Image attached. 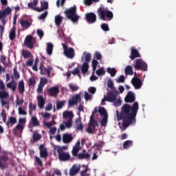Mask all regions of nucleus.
Listing matches in <instances>:
<instances>
[{
  "mask_svg": "<svg viewBox=\"0 0 176 176\" xmlns=\"http://www.w3.org/2000/svg\"><path fill=\"white\" fill-rule=\"evenodd\" d=\"M140 109L138 102H135L132 107L129 104H124L121 108L120 113L116 111L117 120H123L122 126L123 130H126L130 124L135 123V118Z\"/></svg>",
  "mask_w": 176,
  "mask_h": 176,
  "instance_id": "nucleus-1",
  "label": "nucleus"
},
{
  "mask_svg": "<svg viewBox=\"0 0 176 176\" xmlns=\"http://www.w3.org/2000/svg\"><path fill=\"white\" fill-rule=\"evenodd\" d=\"M98 16L102 21H111L113 19V12L108 10H104L102 8L98 9Z\"/></svg>",
  "mask_w": 176,
  "mask_h": 176,
  "instance_id": "nucleus-2",
  "label": "nucleus"
},
{
  "mask_svg": "<svg viewBox=\"0 0 176 176\" xmlns=\"http://www.w3.org/2000/svg\"><path fill=\"white\" fill-rule=\"evenodd\" d=\"M65 14H66V17L73 23H76V21L79 20V16L76 14V6H74L73 7L66 10L65 11Z\"/></svg>",
  "mask_w": 176,
  "mask_h": 176,
  "instance_id": "nucleus-3",
  "label": "nucleus"
},
{
  "mask_svg": "<svg viewBox=\"0 0 176 176\" xmlns=\"http://www.w3.org/2000/svg\"><path fill=\"white\" fill-rule=\"evenodd\" d=\"M14 73L12 78V81L10 82L7 83L6 86L8 89H11L12 91H16V89H17V84L14 82V79H20V74L17 72V67H14L13 69Z\"/></svg>",
  "mask_w": 176,
  "mask_h": 176,
  "instance_id": "nucleus-4",
  "label": "nucleus"
},
{
  "mask_svg": "<svg viewBox=\"0 0 176 176\" xmlns=\"http://www.w3.org/2000/svg\"><path fill=\"white\" fill-rule=\"evenodd\" d=\"M96 127H98V122L94 119V113L90 116L89 126L87 129V131L89 134H94V130H96Z\"/></svg>",
  "mask_w": 176,
  "mask_h": 176,
  "instance_id": "nucleus-5",
  "label": "nucleus"
},
{
  "mask_svg": "<svg viewBox=\"0 0 176 176\" xmlns=\"http://www.w3.org/2000/svg\"><path fill=\"white\" fill-rule=\"evenodd\" d=\"M134 67L139 71H148V64L141 58H138L135 60Z\"/></svg>",
  "mask_w": 176,
  "mask_h": 176,
  "instance_id": "nucleus-6",
  "label": "nucleus"
},
{
  "mask_svg": "<svg viewBox=\"0 0 176 176\" xmlns=\"http://www.w3.org/2000/svg\"><path fill=\"white\" fill-rule=\"evenodd\" d=\"M8 153L6 151H3V155L0 157V168H1V170H5V168H7L8 166Z\"/></svg>",
  "mask_w": 176,
  "mask_h": 176,
  "instance_id": "nucleus-7",
  "label": "nucleus"
},
{
  "mask_svg": "<svg viewBox=\"0 0 176 176\" xmlns=\"http://www.w3.org/2000/svg\"><path fill=\"white\" fill-rule=\"evenodd\" d=\"M99 113L103 116L102 121L100 122V126L106 127L107 124L108 123V114H107V110L104 107H100L98 109Z\"/></svg>",
  "mask_w": 176,
  "mask_h": 176,
  "instance_id": "nucleus-8",
  "label": "nucleus"
},
{
  "mask_svg": "<svg viewBox=\"0 0 176 176\" xmlns=\"http://www.w3.org/2000/svg\"><path fill=\"white\" fill-rule=\"evenodd\" d=\"M62 46L63 48V53L64 55L67 57V58H74L75 57V50H74V48L69 47L67 46V45L62 43Z\"/></svg>",
  "mask_w": 176,
  "mask_h": 176,
  "instance_id": "nucleus-9",
  "label": "nucleus"
},
{
  "mask_svg": "<svg viewBox=\"0 0 176 176\" xmlns=\"http://www.w3.org/2000/svg\"><path fill=\"white\" fill-rule=\"evenodd\" d=\"M12 13V9L10 8L7 7L4 10L0 11V20H1V23L3 25L6 24V16H9Z\"/></svg>",
  "mask_w": 176,
  "mask_h": 176,
  "instance_id": "nucleus-10",
  "label": "nucleus"
},
{
  "mask_svg": "<svg viewBox=\"0 0 176 176\" xmlns=\"http://www.w3.org/2000/svg\"><path fill=\"white\" fill-rule=\"evenodd\" d=\"M118 96H119V91L116 89L108 92L107 96V101H109V102H113V101H116Z\"/></svg>",
  "mask_w": 176,
  "mask_h": 176,
  "instance_id": "nucleus-11",
  "label": "nucleus"
},
{
  "mask_svg": "<svg viewBox=\"0 0 176 176\" xmlns=\"http://www.w3.org/2000/svg\"><path fill=\"white\" fill-rule=\"evenodd\" d=\"M82 98H80V94H76L69 100V107H74V105H78V102H80Z\"/></svg>",
  "mask_w": 176,
  "mask_h": 176,
  "instance_id": "nucleus-12",
  "label": "nucleus"
},
{
  "mask_svg": "<svg viewBox=\"0 0 176 176\" xmlns=\"http://www.w3.org/2000/svg\"><path fill=\"white\" fill-rule=\"evenodd\" d=\"M85 19L89 24H94L97 21V15L94 12H88L85 14Z\"/></svg>",
  "mask_w": 176,
  "mask_h": 176,
  "instance_id": "nucleus-13",
  "label": "nucleus"
},
{
  "mask_svg": "<svg viewBox=\"0 0 176 176\" xmlns=\"http://www.w3.org/2000/svg\"><path fill=\"white\" fill-rule=\"evenodd\" d=\"M9 97V92H6V91H0V98H1V107H5L6 105H8V102L5 101L4 98H8Z\"/></svg>",
  "mask_w": 176,
  "mask_h": 176,
  "instance_id": "nucleus-14",
  "label": "nucleus"
},
{
  "mask_svg": "<svg viewBox=\"0 0 176 176\" xmlns=\"http://www.w3.org/2000/svg\"><path fill=\"white\" fill-rule=\"evenodd\" d=\"M131 83L136 90L142 87V81L138 77H133Z\"/></svg>",
  "mask_w": 176,
  "mask_h": 176,
  "instance_id": "nucleus-15",
  "label": "nucleus"
},
{
  "mask_svg": "<svg viewBox=\"0 0 176 176\" xmlns=\"http://www.w3.org/2000/svg\"><path fill=\"white\" fill-rule=\"evenodd\" d=\"M58 159L60 162H67V160H69L71 159V155H69V153L63 152L60 150L59 152H58Z\"/></svg>",
  "mask_w": 176,
  "mask_h": 176,
  "instance_id": "nucleus-16",
  "label": "nucleus"
},
{
  "mask_svg": "<svg viewBox=\"0 0 176 176\" xmlns=\"http://www.w3.org/2000/svg\"><path fill=\"white\" fill-rule=\"evenodd\" d=\"M24 44L29 49L34 47V38L31 35H28L24 41Z\"/></svg>",
  "mask_w": 176,
  "mask_h": 176,
  "instance_id": "nucleus-17",
  "label": "nucleus"
},
{
  "mask_svg": "<svg viewBox=\"0 0 176 176\" xmlns=\"http://www.w3.org/2000/svg\"><path fill=\"white\" fill-rule=\"evenodd\" d=\"M53 71V67H48L47 68L45 67L43 65L40 66V72L41 75H47V76H50V72Z\"/></svg>",
  "mask_w": 176,
  "mask_h": 176,
  "instance_id": "nucleus-18",
  "label": "nucleus"
},
{
  "mask_svg": "<svg viewBox=\"0 0 176 176\" xmlns=\"http://www.w3.org/2000/svg\"><path fill=\"white\" fill-rule=\"evenodd\" d=\"M125 102L130 103L134 102L135 101V95H134V93L131 91H129L126 96L124 98Z\"/></svg>",
  "mask_w": 176,
  "mask_h": 176,
  "instance_id": "nucleus-19",
  "label": "nucleus"
},
{
  "mask_svg": "<svg viewBox=\"0 0 176 176\" xmlns=\"http://www.w3.org/2000/svg\"><path fill=\"white\" fill-rule=\"evenodd\" d=\"M39 126L40 124L38 118L35 116H32L29 124L30 129H32V127H39Z\"/></svg>",
  "mask_w": 176,
  "mask_h": 176,
  "instance_id": "nucleus-20",
  "label": "nucleus"
},
{
  "mask_svg": "<svg viewBox=\"0 0 176 176\" xmlns=\"http://www.w3.org/2000/svg\"><path fill=\"white\" fill-rule=\"evenodd\" d=\"M138 57H141V54L138 52V50L135 48H131V55L129 56V58L131 60H135V58H138Z\"/></svg>",
  "mask_w": 176,
  "mask_h": 176,
  "instance_id": "nucleus-21",
  "label": "nucleus"
},
{
  "mask_svg": "<svg viewBox=\"0 0 176 176\" xmlns=\"http://www.w3.org/2000/svg\"><path fill=\"white\" fill-rule=\"evenodd\" d=\"M39 149H40V156L41 158H45L47 157V148L45 147V145L41 144L39 146Z\"/></svg>",
  "mask_w": 176,
  "mask_h": 176,
  "instance_id": "nucleus-22",
  "label": "nucleus"
},
{
  "mask_svg": "<svg viewBox=\"0 0 176 176\" xmlns=\"http://www.w3.org/2000/svg\"><path fill=\"white\" fill-rule=\"evenodd\" d=\"M74 138L72 137V134L69 133H64L63 135V144H69V142H72Z\"/></svg>",
  "mask_w": 176,
  "mask_h": 176,
  "instance_id": "nucleus-23",
  "label": "nucleus"
},
{
  "mask_svg": "<svg viewBox=\"0 0 176 176\" xmlns=\"http://www.w3.org/2000/svg\"><path fill=\"white\" fill-rule=\"evenodd\" d=\"M59 89L56 87H52L48 89V94L51 97H57V94H58Z\"/></svg>",
  "mask_w": 176,
  "mask_h": 176,
  "instance_id": "nucleus-24",
  "label": "nucleus"
},
{
  "mask_svg": "<svg viewBox=\"0 0 176 176\" xmlns=\"http://www.w3.org/2000/svg\"><path fill=\"white\" fill-rule=\"evenodd\" d=\"M80 170V167L78 166V165H73L69 170V175L74 176L76 175Z\"/></svg>",
  "mask_w": 176,
  "mask_h": 176,
  "instance_id": "nucleus-25",
  "label": "nucleus"
},
{
  "mask_svg": "<svg viewBox=\"0 0 176 176\" xmlns=\"http://www.w3.org/2000/svg\"><path fill=\"white\" fill-rule=\"evenodd\" d=\"M20 24L23 28H25V30H28V28H30L31 25H32V23L31 21L21 19L20 21Z\"/></svg>",
  "mask_w": 176,
  "mask_h": 176,
  "instance_id": "nucleus-26",
  "label": "nucleus"
},
{
  "mask_svg": "<svg viewBox=\"0 0 176 176\" xmlns=\"http://www.w3.org/2000/svg\"><path fill=\"white\" fill-rule=\"evenodd\" d=\"M37 100H38V108H40L41 109H43L45 107V98H43V96H38Z\"/></svg>",
  "mask_w": 176,
  "mask_h": 176,
  "instance_id": "nucleus-27",
  "label": "nucleus"
},
{
  "mask_svg": "<svg viewBox=\"0 0 176 176\" xmlns=\"http://www.w3.org/2000/svg\"><path fill=\"white\" fill-rule=\"evenodd\" d=\"M41 8H38L37 12H41L49 9V3L47 1H41Z\"/></svg>",
  "mask_w": 176,
  "mask_h": 176,
  "instance_id": "nucleus-28",
  "label": "nucleus"
},
{
  "mask_svg": "<svg viewBox=\"0 0 176 176\" xmlns=\"http://www.w3.org/2000/svg\"><path fill=\"white\" fill-rule=\"evenodd\" d=\"M36 5H38V0H34L32 2L28 3V7L29 9H32V10L38 12V8H36Z\"/></svg>",
  "mask_w": 176,
  "mask_h": 176,
  "instance_id": "nucleus-29",
  "label": "nucleus"
},
{
  "mask_svg": "<svg viewBox=\"0 0 176 176\" xmlns=\"http://www.w3.org/2000/svg\"><path fill=\"white\" fill-rule=\"evenodd\" d=\"M23 130H24V125L17 124L16 126L13 129V133L14 134L16 135L19 131H20V133H23Z\"/></svg>",
  "mask_w": 176,
  "mask_h": 176,
  "instance_id": "nucleus-30",
  "label": "nucleus"
},
{
  "mask_svg": "<svg viewBox=\"0 0 176 176\" xmlns=\"http://www.w3.org/2000/svg\"><path fill=\"white\" fill-rule=\"evenodd\" d=\"M80 69L82 75L85 76V75H86V74L89 72V63H82Z\"/></svg>",
  "mask_w": 176,
  "mask_h": 176,
  "instance_id": "nucleus-31",
  "label": "nucleus"
},
{
  "mask_svg": "<svg viewBox=\"0 0 176 176\" xmlns=\"http://www.w3.org/2000/svg\"><path fill=\"white\" fill-rule=\"evenodd\" d=\"M76 126L77 130H79L80 131H83V124L82 123V120H80V118L76 120Z\"/></svg>",
  "mask_w": 176,
  "mask_h": 176,
  "instance_id": "nucleus-32",
  "label": "nucleus"
},
{
  "mask_svg": "<svg viewBox=\"0 0 176 176\" xmlns=\"http://www.w3.org/2000/svg\"><path fill=\"white\" fill-rule=\"evenodd\" d=\"M18 89L20 94H24V91H25V88L24 87V81L21 80L18 84Z\"/></svg>",
  "mask_w": 176,
  "mask_h": 176,
  "instance_id": "nucleus-33",
  "label": "nucleus"
},
{
  "mask_svg": "<svg viewBox=\"0 0 176 176\" xmlns=\"http://www.w3.org/2000/svg\"><path fill=\"white\" fill-rule=\"evenodd\" d=\"M107 72L111 75L112 78H113L114 76H116V74H118V71H116V69L115 67H113V68L108 67Z\"/></svg>",
  "mask_w": 176,
  "mask_h": 176,
  "instance_id": "nucleus-34",
  "label": "nucleus"
},
{
  "mask_svg": "<svg viewBox=\"0 0 176 176\" xmlns=\"http://www.w3.org/2000/svg\"><path fill=\"white\" fill-rule=\"evenodd\" d=\"M77 157L78 159H80L81 160H83V159H89L90 155L88 153H80L78 154Z\"/></svg>",
  "mask_w": 176,
  "mask_h": 176,
  "instance_id": "nucleus-35",
  "label": "nucleus"
},
{
  "mask_svg": "<svg viewBox=\"0 0 176 176\" xmlns=\"http://www.w3.org/2000/svg\"><path fill=\"white\" fill-rule=\"evenodd\" d=\"M9 38L10 41H13L16 38V28L13 27L9 34Z\"/></svg>",
  "mask_w": 176,
  "mask_h": 176,
  "instance_id": "nucleus-36",
  "label": "nucleus"
},
{
  "mask_svg": "<svg viewBox=\"0 0 176 176\" xmlns=\"http://www.w3.org/2000/svg\"><path fill=\"white\" fill-rule=\"evenodd\" d=\"M124 72L126 75H133L134 72H133V67L128 65L124 69Z\"/></svg>",
  "mask_w": 176,
  "mask_h": 176,
  "instance_id": "nucleus-37",
  "label": "nucleus"
},
{
  "mask_svg": "<svg viewBox=\"0 0 176 176\" xmlns=\"http://www.w3.org/2000/svg\"><path fill=\"white\" fill-rule=\"evenodd\" d=\"M63 116L64 119H67V118H69V119H72V118H74V113L72 111H66L63 112Z\"/></svg>",
  "mask_w": 176,
  "mask_h": 176,
  "instance_id": "nucleus-38",
  "label": "nucleus"
},
{
  "mask_svg": "<svg viewBox=\"0 0 176 176\" xmlns=\"http://www.w3.org/2000/svg\"><path fill=\"white\" fill-rule=\"evenodd\" d=\"M61 23H63V17L60 15H56L55 16V24L58 27H60Z\"/></svg>",
  "mask_w": 176,
  "mask_h": 176,
  "instance_id": "nucleus-39",
  "label": "nucleus"
},
{
  "mask_svg": "<svg viewBox=\"0 0 176 176\" xmlns=\"http://www.w3.org/2000/svg\"><path fill=\"white\" fill-rule=\"evenodd\" d=\"M47 53L49 56H52V53H53V44L52 43L47 44Z\"/></svg>",
  "mask_w": 176,
  "mask_h": 176,
  "instance_id": "nucleus-40",
  "label": "nucleus"
},
{
  "mask_svg": "<svg viewBox=\"0 0 176 176\" xmlns=\"http://www.w3.org/2000/svg\"><path fill=\"white\" fill-rule=\"evenodd\" d=\"M17 123V119L14 117H10L6 122V125L9 126V124H16Z\"/></svg>",
  "mask_w": 176,
  "mask_h": 176,
  "instance_id": "nucleus-41",
  "label": "nucleus"
},
{
  "mask_svg": "<svg viewBox=\"0 0 176 176\" xmlns=\"http://www.w3.org/2000/svg\"><path fill=\"white\" fill-rule=\"evenodd\" d=\"M130 146H133V141L132 140H126L123 144L124 149H129Z\"/></svg>",
  "mask_w": 176,
  "mask_h": 176,
  "instance_id": "nucleus-42",
  "label": "nucleus"
},
{
  "mask_svg": "<svg viewBox=\"0 0 176 176\" xmlns=\"http://www.w3.org/2000/svg\"><path fill=\"white\" fill-rule=\"evenodd\" d=\"M36 105L30 103L29 104V114L32 115V111H36Z\"/></svg>",
  "mask_w": 176,
  "mask_h": 176,
  "instance_id": "nucleus-43",
  "label": "nucleus"
},
{
  "mask_svg": "<svg viewBox=\"0 0 176 176\" xmlns=\"http://www.w3.org/2000/svg\"><path fill=\"white\" fill-rule=\"evenodd\" d=\"M93 2H100V0H84L85 5H87V6H90V5H93Z\"/></svg>",
  "mask_w": 176,
  "mask_h": 176,
  "instance_id": "nucleus-44",
  "label": "nucleus"
},
{
  "mask_svg": "<svg viewBox=\"0 0 176 176\" xmlns=\"http://www.w3.org/2000/svg\"><path fill=\"white\" fill-rule=\"evenodd\" d=\"M79 151H80V148H78L76 147H73V149L72 151V154L74 157H76V156L78 157V153L79 152Z\"/></svg>",
  "mask_w": 176,
  "mask_h": 176,
  "instance_id": "nucleus-45",
  "label": "nucleus"
},
{
  "mask_svg": "<svg viewBox=\"0 0 176 176\" xmlns=\"http://www.w3.org/2000/svg\"><path fill=\"white\" fill-rule=\"evenodd\" d=\"M85 61L84 63H87V64H89V63L91 61V55L89 53L85 54Z\"/></svg>",
  "mask_w": 176,
  "mask_h": 176,
  "instance_id": "nucleus-46",
  "label": "nucleus"
},
{
  "mask_svg": "<svg viewBox=\"0 0 176 176\" xmlns=\"http://www.w3.org/2000/svg\"><path fill=\"white\" fill-rule=\"evenodd\" d=\"M89 171V168L87 166L85 167V168L80 171V175L81 176H90L89 173H87Z\"/></svg>",
  "mask_w": 176,
  "mask_h": 176,
  "instance_id": "nucleus-47",
  "label": "nucleus"
},
{
  "mask_svg": "<svg viewBox=\"0 0 176 176\" xmlns=\"http://www.w3.org/2000/svg\"><path fill=\"white\" fill-rule=\"evenodd\" d=\"M36 80H35V78H30L28 80V86L31 87V86H34V85H36Z\"/></svg>",
  "mask_w": 176,
  "mask_h": 176,
  "instance_id": "nucleus-48",
  "label": "nucleus"
},
{
  "mask_svg": "<svg viewBox=\"0 0 176 176\" xmlns=\"http://www.w3.org/2000/svg\"><path fill=\"white\" fill-rule=\"evenodd\" d=\"M66 129H71L72 127V118H69L68 120L65 123Z\"/></svg>",
  "mask_w": 176,
  "mask_h": 176,
  "instance_id": "nucleus-49",
  "label": "nucleus"
},
{
  "mask_svg": "<svg viewBox=\"0 0 176 176\" xmlns=\"http://www.w3.org/2000/svg\"><path fill=\"white\" fill-rule=\"evenodd\" d=\"M32 138H33V141H34V142H36V141H39V140L42 138V136H41L39 133H34Z\"/></svg>",
  "mask_w": 176,
  "mask_h": 176,
  "instance_id": "nucleus-50",
  "label": "nucleus"
},
{
  "mask_svg": "<svg viewBox=\"0 0 176 176\" xmlns=\"http://www.w3.org/2000/svg\"><path fill=\"white\" fill-rule=\"evenodd\" d=\"M107 87L111 89V91L115 90V87L113 86V81L112 80L109 79L107 82Z\"/></svg>",
  "mask_w": 176,
  "mask_h": 176,
  "instance_id": "nucleus-51",
  "label": "nucleus"
},
{
  "mask_svg": "<svg viewBox=\"0 0 176 176\" xmlns=\"http://www.w3.org/2000/svg\"><path fill=\"white\" fill-rule=\"evenodd\" d=\"M64 105H65V101L61 100L60 102H57V103H56V109H61V108H63V107Z\"/></svg>",
  "mask_w": 176,
  "mask_h": 176,
  "instance_id": "nucleus-52",
  "label": "nucleus"
},
{
  "mask_svg": "<svg viewBox=\"0 0 176 176\" xmlns=\"http://www.w3.org/2000/svg\"><path fill=\"white\" fill-rule=\"evenodd\" d=\"M69 87L72 91H78L79 90V87L74 84H69Z\"/></svg>",
  "mask_w": 176,
  "mask_h": 176,
  "instance_id": "nucleus-53",
  "label": "nucleus"
},
{
  "mask_svg": "<svg viewBox=\"0 0 176 176\" xmlns=\"http://www.w3.org/2000/svg\"><path fill=\"white\" fill-rule=\"evenodd\" d=\"M96 75L101 76V75H105V70L104 68H100L96 71Z\"/></svg>",
  "mask_w": 176,
  "mask_h": 176,
  "instance_id": "nucleus-54",
  "label": "nucleus"
},
{
  "mask_svg": "<svg viewBox=\"0 0 176 176\" xmlns=\"http://www.w3.org/2000/svg\"><path fill=\"white\" fill-rule=\"evenodd\" d=\"M22 56L25 58H28L31 56V52L30 51H23Z\"/></svg>",
  "mask_w": 176,
  "mask_h": 176,
  "instance_id": "nucleus-55",
  "label": "nucleus"
},
{
  "mask_svg": "<svg viewBox=\"0 0 176 176\" xmlns=\"http://www.w3.org/2000/svg\"><path fill=\"white\" fill-rule=\"evenodd\" d=\"M34 159L38 166H40V167H42V166H43V163L42 162V160H41V158L38 157V156H35Z\"/></svg>",
  "mask_w": 176,
  "mask_h": 176,
  "instance_id": "nucleus-56",
  "label": "nucleus"
},
{
  "mask_svg": "<svg viewBox=\"0 0 176 176\" xmlns=\"http://www.w3.org/2000/svg\"><path fill=\"white\" fill-rule=\"evenodd\" d=\"M47 11H45L43 13H42L39 16H38V20H44L47 17Z\"/></svg>",
  "mask_w": 176,
  "mask_h": 176,
  "instance_id": "nucleus-57",
  "label": "nucleus"
},
{
  "mask_svg": "<svg viewBox=\"0 0 176 176\" xmlns=\"http://www.w3.org/2000/svg\"><path fill=\"white\" fill-rule=\"evenodd\" d=\"M102 30L105 32L109 31V26L107 23H102L100 25Z\"/></svg>",
  "mask_w": 176,
  "mask_h": 176,
  "instance_id": "nucleus-58",
  "label": "nucleus"
},
{
  "mask_svg": "<svg viewBox=\"0 0 176 176\" xmlns=\"http://www.w3.org/2000/svg\"><path fill=\"white\" fill-rule=\"evenodd\" d=\"M97 65H98V61L94 59L92 60V69L94 72L96 71V69H97Z\"/></svg>",
  "mask_w": 176,
  "mask_h": 176,
  "instance_id": "nucleus-59",
  "label": "nucleus"
},
{
  "mask_svg": "<svg viewBox=\"0 0 176 176\" xmlns=\"http://www.w3.org/2000/svg\"><path fill=\"white\" fill-rule=\"evenodd\" d=\"M1 116L2 117L3 122L6 123V111H5V110H2Z\"/></svg>",
  "mask_w": 176,
  "mask_h": 176,
  "instance_id": "nucleus-60",
  "label": "nucleus"
},
{
  "mask_svg": "<svg viewBox=\"0 0 176 176\" xmlns=\"http://www.w3.org/2000/svg\"><path fill=\"white\" fill-rule=\"evenodd\" d=\"M46 83H47V79L45 77L41 78L40 80L39 85H41L42 86H45V85H46Z\"/></svg>",
  "mask_w": 176,
  "mask_h": 176,
  "instance_id": "nucleus-61",
  "label": "nucleus"
},
{
  "mask_svg": "<svg viewBox=\"0 0 176 176\" xmlns=\"http://www.w3.org/2000/svg\"><path fill=\"white\" fill-rule=\"evenodd\" d=\"M80 73V70L79 69V67H76L73 71L71 72V74H72V75H79V74Z\"/></svg>",
  "mask_w": 176,
  "mask_h": 176,
  "instance_id": "nucleus-62",
  "label": "nucleus"
},
{
  "mask_svg": "<svg viewBox=\"0 0 176 176\" xmlns=\"http://www.w3.org/2000/svg\"><path fill=\"white\" fill-rule=\"evenodd\" d=\"M89 93H91V94H96V91H97V89L94 87H90L88 89Z\"/></svg>",
  "mask_w": 176,
  "mask_h": 176,
  "instance_id": "nucleus-63",
  "label": "nucleus"
},
{
  "mask_svg": "<svg viewBox=\"0 0 176 176\" xmlns=\"http://www.w3.org/2000/svg\"><path fill=\"white\" fill-rule=\"evenodd\" d=\"M84 98L86 101H89V100H90V98H91V95L89 94V93L87 91H85L84 93Z\"/></svg>",
  "mask_w": 176,
  "mask_h": 176,
  "instance_id": "nucleus-64",
  "label": "nucleus"
}]
</instances>
